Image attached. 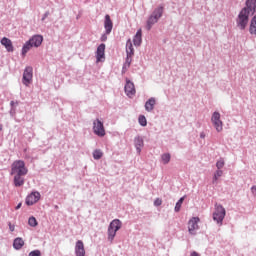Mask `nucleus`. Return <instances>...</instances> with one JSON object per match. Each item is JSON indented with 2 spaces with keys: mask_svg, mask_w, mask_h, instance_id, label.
<instances>
[{
  "mask_svg": "<svg viewBox=\"0 0 256 256\" xmlns=\"http://www.w3.org/2000/svg\"><path fill=\"white\" fill-rule=\"evenodd\" d=\"M10 115H11L12 117L15 115V108H14V107H12V108L10 109Z\"/></svg>",
  "mask_w": 256,
  "mask_h": 256,
  "instance_id": "58836bf2",
  "label": "nucleus"
},
{
  "mask_svg": "<svg viewBox=\"0 0 256 256\" xmlns=\"http://www.w3.org/2000/svg\"><path fill=\"white\" fill-rule=\"evenodd\" d=\"M126 55H128V57H133V55H135V49L133 48V42H131L130 38L126 41Z\"/></svg>",
  "mask_w": 256,
  "mask_h": 256,
  "instance_id": "412c9836",
  "label": "nucleus"
},
{
  "mask_svg": "<svg viewBox=\"0 0 256 256\" xmlns=\"http://www.w3.org/2000/svg\"><path fill=\"white\" fill-rule=\"evenodd\" d=\"M142 37L143 33L141 32V29H139L133 37V45L135 47H141V44L143 43Z\"/></svg>",
  "mask_w": 256,
  "mask_h": 256,
  "instance_id": "6ab92c4d",
  "label": "nucleus"
},
{
  "mask_svg": "<svg viewBox=\"0 0 256 256\" xmlns=\"http://www.w3.org/2000/svg\"><path fill=\"white\" fill-rule=\"evenodd\" d=\"M104 29H105L106 35H111V31H113V20H111V16H109V14L105 15Z\"/></svg>",
  "mask_w": 256,
  "mask_h": 256,
  "instance_id": "ddd939ff",
  "label": "nucleus"
},
{
  "mask_svg": "<svg viewBox=\"0 0 256 256\" xmlns=\"http://www.w3.org/2000/svg\"><path fill=\"white\" fill-rule=\"evenodd\" d=\"M199 221H201V219L199 217H192L189 220L188 231H189L190 235H197V233L195 231H197V229H199Z\"/></svg>",
  "mask_w": 256,
  "mask_h": 256,
  "instance_id": "1a4fd4ad",
  "label": "nucleus"
},
{
  "mask_svg": "<svg viewBox=\"0 0 256 256\" xmlns=\"http://www.w3.org/2000/svg\"><path fill=\"white\" fill-rule=\"evenodd\" d=\"M225 215H227V211L225 210V207L221 204H215V211L213 212V220L216 221V223H223V219H225Z\"/></svg>",
  "mask_w": 256,
  "mask_h": 256,
  "instance_id": "20e7f679",
  "label": "nucleus"
},
{
  "mask_svg": "<svg viewBox=\"0 0 256 256\" xmlns=\"http://www.w3.org/2000/svg\"><path fill=\"white\" fill-rule=\"evenodd\" d=\"M126 84L124 86V91L127 95V97H133V95H135L137 93V91L135 90V84L129 80V78L125 79Z\"/></svg>",
  "mask_w": 256,
  "mask_h": 256,
  "instance_id": "9d476101",
  "label": "nucleus"
},
{
  "mask_svg": "<svg viewBox=\"0 0 256 256\" xmlns=\"http://www.w3.org/2000/svg\"><path fill=\"white\" fill-rule=\"evenodd\" d=\"M251 191H252V194L256 195V186H252L251 187Z\"/></svg>",
  "mask_w": 256,
  "mask_h": 256,
  "instance_id": "ea45409f",
  "label": "nucleus"
},
{
  "mask_svg": "<svg viewBox=\"0 0 256 256\" xmlns=\"http://www.w3.org/2000/svg\"><path fill=\"white\" fill-rule=\"evenodd\" d=\"M162 204H163V200H161L160 198H156L154 200V206L155 207H161Z\"/></svg>",
  "mask_w": 256,
  "mask_h": 256,
  "instance_id": "473e14b6",
  "label": "nucleus"
},
{
  "mask_svg": "<svg viewBox=\"0 0 256 256\" xmlns=\"http://www.w3.org/2000/svg\"><path fill=\"white\" fill-rule=\"evenodd\" d=\"M134 147L136 148V153H141V149L145 147V141L143 140V137L138 135L134 138Z\"/></svg>",
  "mask_w": 256,
  "mask_h": 256,
  "instance_id": "2eb2a0df",
  "label": "nucleus"
},
{
  "mask_svg": "<svg viewBox=\"0 0 256 256\" xmlns=\"http://www.w3.org/2000/svg\"><path fill=\"white\" fill-rule=\"evenodd\" d=\"M75 255L76 256H85V245L83 241L78 240L75 245Z\"/></svg>",
  "mask_w": 256,
  "mask_h": 256,
  "instance_id": "f3484780",
  "label": "nucleus"
},
{
  "mask_svg": "<svg viewBox=\"0 0 256 256\" xmlns=\"http://www.w3.org/2000/svg\"><path fill=\"white\" fill-rule=\"evenodd\" d=\"M165 11V5L160 4L158 5L152 12L151 16L155 17L156 19H161L163 17V13Z\"/></svg>",
  "mask_w": 256,
  "mask_h": 256,
  "instance_id": "dca6fc26",
  "label": "nucleus"
},
{
  "mask_svg": "<svg viewBox=\"0 0 256 256\" xmlns=\"http://www.w3.org/2000/svg\"><path fill=\"white\" fill-rule=\"evenodd\" d=\"M256 13V0H246L245 7H243L236 19V25L240 31H245L249 24V15H255Z\"/></svg>",
  "mask_w": 256,
  "mask_h": 256,
  "instance_id": "f257e3e1",
  "label": "nucleus"
},
{
  "mask_svg": "<svg viewBox=\"0 0 256 256\" xmlns=\"http://www.w3.org/2000/svg\"><path fill=\"white\" fill-rule=\"evenodd\" d=\"M8 226H9V230L11 231V233H13V231H15V225H12L11 222H9Z\"/></svg>",
  "mask_w": 256,
  "mask_h": 256,
  "instance_id": "e433bc0d",
  "label": "nucleus"
},
{
  "mask_svg": "<svg viewBox=\"0 0 256 256\" xmlns=\"http://www.w3.org/2000/svg\"><path fill=\"white\" fill-rule=\"evenodd\" d=\"M0 131H3V125L0 124Z\"/></svg>",
  "mask_w": 256,
  "mask_h": 256,
  "instance_id": "a18cd8bd",
  "label": "nucleus"
},
{
  "mask_svg": "<svg viewBox=\"0 0 256 256\" xmlns=\"http://www.w3.org/2000/svg\"><path fill=\"white\" fill-rule=\"evenodd\" d=\"M29 173V169L25 166V161L16 160L11 165L10 175L14 176V187H23L25 185V175Z\"/></svg>",
  "mask_w": 256,
  "mask_h": 256,
  "instance_id": "f03ea898",
  "label": "nucleus"
},
{
  "mask_svg": "<svg viewBox=\"0 0 256 256\" xmlns=\"http://www.w3.org/2000/svg\"><path fill=\"white\" fill-rule=\"evenodd\" d=\"M28 256H41V250H33Z\"/></svg>",
  "mask_w": 256,
  "mask_h": 256,
  "instance_id": "72a5a7b5",
  "label": "nucleus"
},
{
  "mask_svg": "<svg viewBox=\"0 0 256 256\" xmlns=\"http://www.w3.org/2000/svg\"><path fill=\"white\" fill-rule=\"evenodd\" d=\"M10 106H11V108H13V107L15 106V101L12 100V101L10 102Z\"/></svg>",
  "mask_w": 256,
  "mask_h": 256,
  "instance_id": "37998d69",
  "label": "nucleus"
},
{
  "mask_svg": "<svg viewBox=\"0 0 256 256\" xmlns=\"http://www.w3.org/2000/svg\"><path fill=\"white\" fill-rule=\"evenodd\" d=\"M190 256H200L196 251L191 252Z\"/></svg>",
  "mask_w": 256,
  "mask_h": 256,
  "instance_id": "a19ab883",
  "label": "nucleus"
},
{
  "mask_svg": "<svg viewBox=\"0 0 256 256\" xmlns=\"http://www.w3.org/2000/svg\"><path fill=\"white\" fill-rule=\"evenodd\" d=\"M93 131L98 137H105V126L99 118L93 122Z\"/></svg>",
  "mask_w": 256,
  "mask_h": 256,
  "instance_id": "0eeeda50",
  "label": "nucleus"
},
{
  "mask_svg": "<svg viewBox=\"0 0 256 256\" xmlns=\"http://www.w3.org/2000/svg\"><path fill=\"white\" fill-rule=\"evenodd\" d=\"M156 103H157V100L155 99V97L149 98L144 105L145 111H147V113H151V111L155 109Z\"/></svg>",
  "mask_w": 256,
  "mask_h": 256,
  "instance_id": "a211bd4d",
  "label": "nucleus"
},
{
  "mask_svg": "<svg viewBox=\"0 0 256 256\" xmlns=\"http://www.w3.org/2000/svg\"><path fill=\"white\" fill-rule=\"evenodd\" d=\"M22 83L25 87H29L33 83V67L26 66L22 76Z\"/></svg>",
  "mask_w": 256,
  "mask_h": 256,
  "instance_id": "39448f33",
  "label": "nucleus"
},
{
  "mask_svg": "<svg viewBox=\"0 0 256 256\" xmlns=\"http://www.w3.org/2000/svg\"><path fill=\"white\" fill-rule=\"evenodd\" d=\"M47 17H49V11H46V12L43 14V16H42V18H41V21H45V19H47Z\"/></svg>",
  "mask_w": 256,
  "mask_h": 256,
  "instance_id": "c9c22d12",
  "label": "nucleus"
},
{
  "mask_svg": "<svg viewBox=\"0 0 256 256\" xmlns=\"http://www.w3.org/2000/svg\"><path fill=\"white\" fill-rule=\"evenodd\" d=\"M131 57H133V56H129V55L126 56V60L123 65V69H125L126 67H128V68L131 67V63L133 61V59H131Z\"/></svg>",
  "mask_w": 256,
  "mask_h": 256,
  "instance_id": "c756f323",
  "label": "nucleus"
},
{
  "mask_svg": "<svg viewBox=\"0 0 256 256\" xmlns=\"http://www.w3.org/2000/svg\"><path fill=\"white\" fill-rule=\"evenodd\" d=\"M183 201H185V196H182L175 204L174 211L175 213H179L181 211V207L183 205Z\"/></svg>",
  "mask_w": 256,
  "mask_h": 256,
  "instance_id": "393cba45",
  "label": "nucleus"
},
{
  "mask_svg": "<svg viewBox=\"0 0 256 256\" xmlns=\"http://www.w3.org/2000/svg\"><path fill=\"white\" fill-rule=\"evenodd\" d=\"M25 245V241L21 237H17L13 241V249L16 251H20V249H23V246Z\"/></svg>",
  "mask_w": 256,
  "mask_h": 256,
  "instance_id": "aec40b11",
  "label": "nucleus"
},
{
  "mask_svg": "<svg viewBox=\"0 0 256 256\" xmlns=\"http://www.w3.org/2000/svg\"><path fill=\"white\" fill-rule=\"evenodd\" d=\"M223 167H225V160L224 159H220L216 162V168L221 170L223 169Z\"/></svg>",
  "mask_w": 256,
  "mask_h": 256,
  "instance_id": "2f4dec72",
  "label": "nucleus"
},
{
  "mask_svg": "<svg viewBox=\"0 0 256 256\" xmlns=\"http://www.w3.org/2000/svg\"><path fill=\"white\" fill-rule=\"evenodd\" d=\"M159 20L152 16V14L148 17V20L146 22V29L147 31H151V29H153V26L155 25V23H158Z\"/></svg>",
  "mask_w": 256,
  "mask_h": 256,
  "instance_id": "4be33fe9",
  "label": "nucleus"
},
{
  "mask_svg": "<svg viewBox=\"0 0 256 256\" xmlns=\"http://www.w3.org/2000/svg\"><path fill=\"white\" fill-rule=\"evenodd\" d=\"M211 122L217 133H221V131H223V121H221V113L217 111L213 112Z\"/></svg>",
  "mask_w": 256,
  "mask_h": 256,
  "instance_id": "423d86ee",
  "label": "nucleus"
},
{
  "mask_svg": "<svg viewBox=\"0 0 256 256\" xmlns=\"http://www.w3.org/2000/svg\"><path fill=\"white\" fill-rule=\"evenodd\" d=\"M200 139H205V132L200 133Z\"/></svg>",
  "mask_w": 256,
  "mask_h": 256,
  "instance_id": "79ce46f5",
  "label": "nucleus"
},
{
  "mask_svg": "<svg viewBox=\"0 0 256 256\" xmlns=\"http://www.w3.org/2000/svg\"><path fill=\"white\" fill-rule=\"evenodd\" d=\"M107 35H109V34H107V32H105L104 34H102L101 37H100V41H102L103 43H105V41H107Z\"/></svg>",
  "mask_w": 256,
  "mask_h": 256,
  "instance_id": "f704fd0d",
  "label": "nucleus"
},
{
  "mask_svg": "<svg viewBox=\"0 0 256 256\" xmlns=\"http://www.w3.org/2000/svg\"><path fill=\"white\" fill-rule=\"evenodd\" d=\"M22 205H23V203H21V202L18 203L17 206L15 207V210L19 211V209H21Z\"/></svg>",
  "mask_w": 256,
  "mask_h": 256,
  "instance_id": "4c0bfd02",
  "label": "nucleus"
},
{
  "mask_svg": "<svg viewBox=\"0 0 256 256\" xmlns=\"http://www.w3.org/2000/svg\"><path fill=\"white\" fill-rule=\"evenodd\" d=\"M122 226L123 223L119 219H114L110 222L107 231L108 241H110V243H113V239H115L117 231H119V229H121Z\"/></svg>",
  "mask_w": 256,
  "mask_h": 256,
  "instance_id": "7ed1b4c3",
  "label": "nucleus"
},
{
  "mask_svg": "<svg viewBox=\"0 0 256 256\" xmlns=\"http://www.w3.org/2000/svg\"><path fill=\"white\" fill-rule=\"evenodd\" d=\"M105 43H101L96 50V62L101 63L105 61Z\"/></svg>",
  "mask_w": 256,
  "mask_h": 256,
  "instance_id": "9b49d317",
  "label": "nucleus"
},
{
  "mask_svg": "<svg viewBox=\"0 0 256 256\" xmlns=\"http://www.w3.org/2000/svg\"><path fill=\"white\" fill-rule=\"evenodd\" d=\"M101 157H103V152L99 149L94 150L93 159H95V161H99V159H101Z\"/></svg>",
  "mask_w": 256,
  "mask_h": 256,
  "instance_id": "c85d7f7f",
  "label": "nucleus"
},
{
  "mask_svg": "<svg viewBox=\"0 0 256 256\" xmlns=\"http://www.w3.org/2000/svg\"><path fill=\"white\" fill-rule=\"evenodd\" d=\"M127 69H129V67L126 66L124 69L122 67V73H125V71H127Z\"/></svg>",
  "mask_w": 256,
  "mask_h": 256,
  "instance_id": "c03bdc74",
  "label": "nucleus"
},
{
  "mask_svg": "<svg viewBox=\"0 0 256 256\" xmlns=\"http://www.w3.org/2000/svg\"><path fill=\"white\" fill-rule=\"evenodd\" d=\"M29 42L32 44L33 47H41L43 44V35L35 34L30 39Z\"/></svg>",
  "mask_w": 256,
  "mask_h": 256,
  "instance_id": "4468645a",
  "label": "nucleus"
},
{
  "mask_svg": "<svg viewBox=\"0 0 256 256\" xmlns=\"http://www.w3.org/2000/svg\"><path fill=\"white\" fill-rule=\"evenodd\" d=\"M0 43L5 47L7 53H13V51H15V47L13 46V41H11V39L3 37L1 38Z\"/></svg>",
  "mask_w": 256,
  "mask_h": 256,
  "instance_id": "f8f14e48",
  "label": "nucleus"
},
{
  "mask_svg": "<svg viewBox=\"0 0 256 256\" xmlns=\"http://www.w3.org/2000/svg\"><path fill=\"white\" fill-rule=\"evenodd\" d=\"M28 225L30 227H37V225H39V222L37 221V218H35V216H31L28 219Z\"/></svg>",
  "mask_w": 256,
  "mask_h": 256,
  "instance_id": "bb28decb",
  "label": "nucleus"
},
{
  "mask_svg": "<svg viewBox=\"0 0 256 256\" xmlns=\"http://www.w3.org/2000/svg\"><path fill=\"white\" fill-rule=\"evenodd\" d=\"M39 199H41V193L37 191L31 192L26 196L25 204L27 207H31L35 205V203H38Z\"/></svg>",
  "mask_w": 256,
  "mask_h": 256,
  "instance_id": "6e6552de",
  "label": "nucleus"
},
{
  "mask_svg": "<svg viewBox=\"0 0 256 256\" xmlns=\"http://www.w3.org/2000/svg\"><path fill=\"white\" fill-rule=\"evenodd\" d=\"M249 33L256 36V15L250 20Z\"/></svg>",
  "mask_w": 256,
  "mask_h": 256,
  "instance_id": "b1692460",
  "label": "nucleus"
},
{
  "mask_svg": "<svg viewBox=\"0 0 256 256\" xmlns=\"http://www.w3.org/2000/svg\"><path fill=\"white\" fill-rule=\"evenodd\" d=\"M138 123L139 125H141V127H147V118L145 117V115H140L138 117Z\"/></svg>",
  "mask_w": 256,
  "mask_h": 256,
  "instance_id": "cd10ccee",
  "label": "nucleus"
},
{
  "mask_svg": "<svg viewBox=\"0 0 256 256\" xmlns=\"http://www.w3.org/2000/svg\"><path fill=\"white\" fill-rule=\"evenodd\" d=\"M33 47H34L33 44L29 40L26 41L22 46V50H21L22 57H25V55H27V53H29V51H31Z\"/></svg>",
  "mask_w": 256,
  "mask_h": 256,
  "instance_id": "5701e85b",
  "label": "nucleus"
},
{
  "mask_svg": "<svg viewBox=\"0 0 256 256\" xmlns=\"http://www.w3.org/2000/svg\"><path fill=\"white\" fill-rule=\"evenodd\" d=\"M219 177H223V170L217 169L214 172L213 178H212V183H217L219 181Z\"/></svg>",
  "mask_w": 256,
  "mask_h": 256,
  "instance_id": "a878e982",
  "label": "nucleus"
},
{
  "mask_svg": "<svg viewBox=\"0 0 256 256\" xmlns=\"http://www.w3.org/2000/svg\"><path fill=\"white\" fill-rule=\"evenodd\" d=\"M162 161H163L164 165H167V163H169V161H171V154H169V153L163 154Z\"/></svg>",
  "mask_w": 256,
  "mask_h": 256,
  "instance_id": "7c9ffc66",
  "label": "nucleus"
}]
</instances>
